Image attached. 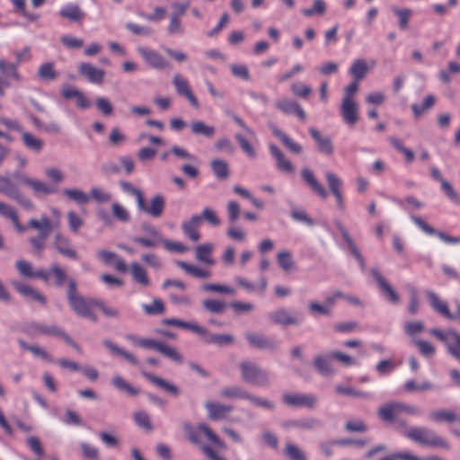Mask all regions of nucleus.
<instances>
[{
  "instance_id": "obj_1",
  "label": "nucleus",
  "mask_w": 460,
  "mask_h": 460,
  "mask_svg": "<svg viewBox=\"0 0 460 460\" xmlns=\"http://www.w3.org/2000/svg\"><path fill=\"white\" fill-rule=\"evenodd\" d=\"M67 300L72 310L79 316L89 318L95 322L97 317L93 312V306L96 305L98 300L86 298L77 292V286L75 279H68Z\"/></svg>"
},
{
  "instance_id": "obj_2",
  "label": "nucleus",
  "mask_w": 460,
  "mask_h": 460,
  "mask_svg": "<svg viewBox=\"0 0 460 460\" xmlns=\"http://www.w3.org/2000/svg\"><path fill=\"white\" fill-rule=\"evenodd\" d=\"M55 225L47 216H42L40 219L31 218L28 222V227L33 228L39 232V234L29 238L35 255H40L46 246V239L49 237Z\"/></svg>"
},
{
  "instance_id": "obj_3",
  "label": "nucleus",
  "mask_w": 460,
  "mask_h": 460,
  "mask_svg": "<svg viewBox=\"0 0 460 460\" xmlns=\"http://www.w3.org/2000/svg\"><path fill=\"white\" fill-rule=\"evenodd\" d=\"M406 436L411 440L432 447H440L448 450L450 448L449 443L438 435L433 429L425 427H412L410 428Z\"/></svg>"
},
{
  "instance_id": "obj_4",
  "label": "nucleus",
  "mask_w": 460,
  "mask_h": 460,
  "mask_svg": "<svg viewBox=\"0 0 460 460\" xmlns=\"http://www.w3.org/2000/svg\"><path fill=\"white\" fill-rule=\"evenodd\" d=\"M242 379L252 385L265 387L270 384V374L252 361H243L240 364Z\"/></svg>"
},
{
  "instance_id": "obj_5",
  "label": "nucleus",
  "mask_w": 460,
  "mask_h": 460,
  "mask_svg": "<svg viewBox=\"0 0 460 460\" xmlns=\"http://www.w3.org/2000/svg\"><path fill=\"white\" fill-rule=\"evenodd\" d=\"M270 320L278 325L284 327L299 326L303 323L305 316L297 310H290L285 307H279L269 314Z\"/></svg>"
},
{
  "instance_id": "obj_6",
  "label": "nucleus",
  "mask_w": 460,
  "mask_h": 460,
  "mask_svg": "<svg viewBox=\"0 0 460 460\" xmlns=\"http://www.w3.org/2000/svg\"><path fill=\"white\" fill-rule=\"evenodd\" d=\"M184 432L188 436L190 441L193 444H199V436L203 434L216 447L223 449L226 444L213 432V430L204 423L199 424L195 429L190 424H184Z\"/></svg>"
},
{
  "instance_id": "obj_7",
  "label": "nucleus",
  "mask_w": 460,
  "mask_h": 460,
  "mask_svg": "<svg viewBox=\"0 0 460 460\" xmlns=\"http://www.w3.org/2000/svg\"><path fill=\"white\" fill-rule=\"evenodd\" d=\"M425 295L427 297V300L430 305V307L433 309L434 312H436L438 314L443 316L444 318L454 320L457 317H460V304L457 303V311L456 314H453L450 312L448 305L446 301H444L438 294L432 290H426Z\"/></svg>"
},
{
  "instance_id": "obj_8",
  "label": "nucleus",
  "mask_w": 460,
  "mask_h": 460,
  "mask_svg": "<svg viewBox=\"0 0 460 460\" xmlns=\"http://www.w3.org/2000/svg\"><path fill=\"white\" fill-rule=\"evenodd\" d=\"M282 401L288 406L314 409L319 399L313 394L285 393L282 395Z\"/></svg>"
},
{
  "instance_id": "obj_9",
  "label": "nucleus",
  "mask_w": 460,
  "mask_h": 460,
  "mask_svg": "<svg viewBox=\"0 0 460 460\" xmlns=\"http://www.w3.org/2000/svg\"><path fill=\"white\" fill-rule=\"evenodd\" d=\"M138 210L154 218L162 217L165 208V198L162 194L154 195L148 202L145 199L139 200Z\"/></svg>"
},
{
  "instance_id": "obj_10",
  "label": "nucleus",
  "mask_w": 460,
  "mask_h": 460,
  "mask_svg": "<svg viewBox=\"0 0 460 460\" xmlns=\"http://www.w3.org/2000/svg\"><path fill=\"white\" fill-rule=\"evenodd\" d=\"M137 50L146 64L154 69L163 70L170 66V63L155 49L140 46Z\"/></svg>"
},
{
  "instance_id": "obj_11",
  "label": "nucleus",
  "mask_w": 460,
  "mask_h": 460,
  "mask_svg": "<svg viewBox=\"0 0 460 460\" xmlns=\"http://www.w3.org/2000/svg\"><path fill=\"white\" fill-rule=\"evenodd\" d=\"M429 333L444 342L449 352L456 358L460 351V335L455 331L443 332L438 329H431Z\"/></svg>"
},
{
  "instance_id": "obj_12",
  "label": "nucleus",
  "mask_w": 460,
  "mask_h": 460,
  "mask_svg": "<svg viewBox=\"0 0 460 460\" xmlns=\"http://www.w3.org/2000/svg\"><path fill=\"white\" fill-rule=\"evenodd\" d=\"M411 219L426 234L437 235L441 241H443L446 243H449V244H456V243H460V236L454 237V236L448 235L447 234H446L442 231H437L434 227L428 225L420 217L411 215Z\"/></svg>"
},
{
  "instance_id": "obj_13",
  "label": "nucleus",
  "mask_w": 460,
  "mask_h": 460,
  "mask_svg": "<svg viewBox=\"0 0 460 460\" xmlns=\"http://www.w3.org/2000/svg\"><path fill=\"white\" fill-rule=\"evenodd\" d=\"M341 113L348 126H354L358 120V105L355 100H342Z\"/></svg>"
},
{
  "instance_id": "obj_14",
  "label": "nucleus",
  "mask_w": 460,
  "mask_h": 460,
  "mask_svg": "<svg viewBox=\"0 0 460 460\" xmlns=\"http://www.w3.org/2000/svg\"><path fill=\"white\" fill-rule=\"evenodd\" d=\"M53 247L61 255L75 260L78 257L77 252L71 246L68 237L58 233L54 236Z\"/></svg>"
},
{
  "instance_id": "obj_15",
  "label": "nucleus",
  "mask_w": 460,
  "mask_h": 460,
  "mask_svg": "<svg viewBox=\"0 0 460 460\" xmlns=\"http://www.w3.org/2000/svg\"><path fill=\"white\" fill-rule=\"evenodd\" d=\"M78 72L92 84H101L103 83L105 75L104 70L97 68L91 63H81L78 66Z\"/></svg>"
},
{
  "instance_id": "obj_16",
  "label": "nucleus",
  "mask_w": 460,
  "mask_h": 460,
  "mask_svg": "<svg viewBox=\"0 0 460 460\" xmlns=\"http://www.w3.org/2000/svg\"><path fill=\"white\" fill-rule=\"evenodd\" d=\"M372 276L376 280L380 292L392 304H398L400 297L391 285L382 277L381 273L376 270H372Z\"/></svg>"
},
{
  "instance_id": "obj_17",
  "label": "nucleus",
  "mask_w": 460,
  "mask_h": 460,
  "mask_svg": "<svg viewBox=\"0 0 460 460\" xmlns=\"http://www.w3.org/2000/svg\"><path fill=\"white\" fill-rule=\"evenodd\" d=\"M22 183L30 187L36 196L54 194L58 191L55 186L31 177H22Z\"/></svg>"
},
{
  "instance_id": "obj_18",
  "label": "nucleus",
  "mask_w": 460,
  "mask_h": 460,
  "mask_svg": "<svg viewBox=\"0 0 460 460\" xmlns=\"http://www.w3.org/2000/svg\"><path fill=\"white\" fill-rule=\"evenodd\" d=\"M245 338L252 347L260 349L273 350L278 347L277 341L264 334L247 332Z\"/></svg>"
},
{
  "instance_id": "obj_19",
  "label": "nucleus",
  "mask_w": 460,
  "mask_h": 460,
  "mask_svg": "<svg viewBox=\"0 0 460 460\" xmlns=\"http://www.w3.org/2000/svg\"><path fill=\"white\" fill-rule=\"evenodd\" d=\"M201 226V217L195 214L190 219L185 220L181 224V230L183 234L193 242L200 239L199 228Z\"/></svg>"
},
{
  "instance_id": "obj_20",
  "label": "nucleus",
  "mask_w": 460,
  "mask_h": 460,
  "mask_svg": "<svg viewBox=\"0 0 460 460\" xmlns=\"http://www.w3.org/2000/svg\"><path fill=\"white\" fill-rule=\"evenodd\" d=\"M15 289L26 299L36 301L41 305L46 303V298L39 291L34 289L31 286L21 281L13 282Z\"/></svg>"
},
{
  "instance_id": "obj_21",
  "label": "nucleus",
  "mask_w": 460,
  "mask_h": 460,
  "mask_svg": "<svg viewBox=\"0 0 460 460\" xmlns=\"http://www.w3.org/2000/svg\"><path fill=\"white\" fill-rule=\"evenodd\" d=\"M276 107L284 113L296 114L299 119H305V112L302 107L294 100L282 98L276 102Z\"/></svg>"
},
{
  "instance_id": "obj_22",
  "label": "nucleus",
  "mask_w": 460,
  "mask_h": 460,
  "mask_svg": "<svg viewBox=\"0 0 460 460\" xmlns=\"http://www.w3.org/2000/svg\"><path fill=\"white\" fill-rule=\"evenodd\" d=\"M208 415L211 420H219L224 419L228 413L232 412L234 408L231 405L219 402H208L205 403Z\"/></svg>"
},
{
  "instance_id": "obj_23",
  "label": "nucleus",
  "mask_w": 460,
  "mask_h": 460,
  "mask_svg": "<svg viewBox=\"0 0 460 460\" xmlns=\"http://www.w3.org/2000/svg\"><path fill=\"white\" fill-rule=\"evenodd\" d=\"M303 180L309 185L312 190L316 193L320 198L326 199L328 197L327 190L315 178L314 172L308 169L304 168L301 172Z\"/></svg>"
},
{
  "instance_id": "obj_24",
  "label": "nucleus",
  "mask_w": 460,
  "mask_h": 460,
  "mask_svg": "<svg viewBox=\"0 0 460 460\" xmlns=\"http://www.w3.org/2000/svg\"><path fill=\"white\" fill-rule=\"evenodd\" d=\"M250 392L240 385H227L220 390L219 396L230 400H246L248 401Z\"/></svg>"
},
{
  "instance_id": "obj_25",
  "label": "nucleus",
  "mask_w": 460,
  "mask_h": 460,
  "mask_svg": "<svg viewBox=\"0 0 460 460\" xmlns=\"http://www.w3.org/2000/svg\"><path fill=\"white\" fill-rule=\"evenodd\" d=\"M269 149L271 155L276 160V166L278 170L291 173L294 172V166L290 161H288L284 154L278 148V146L272 143L269 145Z\"/></svg>"
},
{
  "instance_id": "obj_26",
  "label": "nucleus",
  "mask_w": 460,
  "mask_h": 460,
  "mask_svg": "<svg viewBox=\"0 0 460 460\" xmlns=\"http://www.w3.org/2000/svg\"><path fill=\"white\" fill-rule=\"evenodd\" d=\"M33 331L37 333L54 335L62 337L66 342H71V338L66 334V332L56 324H45L42 323H37L32 324Z\"/></svg>"
},
{
  "instance_id": "obj_27",
  "label": "nucleus",
  "mask_w": 460,
  "mask_h": 460,
  "mask_svg": "<svg viewBox=\"0 0 460 460\" xmlns=\"http://www.w3.org/2000/svg\"><path fill=\"white\" fill-rule=\"evenodd\" d=\"M337 229L339 230L340 234H341L349 251L351 252V254L354 255V257L358 260L359 262L361 268L365 267L364 260L362 255L360 254L358 249L357 248L355 243L353 242L352 238L349 234L347 229L345 226L341 223H336Z\"/></svg>"
},
{
  "instance_id": "obj_28",
  "label": "nucleus",
  "mask_w": 460,
  "mask_h": 460,
  "mask_svg": "<svg viewBox=\"0 0 460 460\" xmlns=\"http://www.w3.org/2000/svg\"><path fill=\"white\" fill-rule=\"evenodd\" d=\"M332 358H333L331 357V353L327 355L317 356L314 360V366L321 375L324 376H332L334 373V370L331 365V359Z\"/></svg>"
},
{
  "instance_id": "obj_29",
  "label": "nucleus",
  "mask_w": 460,
  "mask_h": 460,
  "mask_svg": "<svg viewBox=\"0 0 460 460\" xmlns=\"http://www.w3.org/2000/svg\"><path fill=\"white\" fill-rule=\"evenodd\" d=\"M0 73L4 76L13 78L17 82L22 80V76L18 70V63H12L4 58H0Z\"/></svg>"
},
{
  "instance_id": "obj_30",
  "label": "nucleus",
  "mask_w": 460,
  "mask_h": 460,
  "mask_svg": "<svg viewBox=\"0 0 460 460\" xmlns=\"http://www.w3.org/2000/svg\"><path fill=\"white\" fill-rule=\"evenodd\" d=\"M22 139L25 147L33 153L39 154L44 147V141L30 132H22Z\"/></svg>"
},
{
  "instance_id": "obj_31",
  "label": "nucleus",
  "mask_w": 460,
  "mask_h": 460,
  "mask_svg": "<svg viewBox=\"0 0 460 460\" xmlns=\"http://www.w3.org/2000/svg\"><path fill=\"white\" fill-rule=\"evenodd\" d=\"M213 250L214 245L209 243L198 245L195 248L196 259L202 263L213 265L215 263L214 260L211 258Z\"/></svg>"
},
{
  "instance_id": "obj_32",
  "label": "nucleus",
  "mask_w": 460,
  "mask_h": 460,
  "mask_svg": "<svg viewBox=\"0 0 460 460\" xmlns=\"http://www.w3.org/2000/svg\"><path fill=\"white\" fill-rule=\"evenodd\" d=\"M312 137L316 141L319 150L325 155H332L333 152V146L332 139L329 137L322 136L315 128L310 129Z\"/></svg>"
},
{
  "instance_id": "obj_33",
  "label": "nucleus",
  "mask_w": 460,
  "mask_h": 460,
  "mask_svg": "<svg viewBox=\"0 0 460 460\" xmlns=\"http://www.w3.org/2000/svg\"><path fill=\"white\" fill-rule=\"evenodd\" d=\"M59 14L63 18L74 22L80 21L84 16V13L80 10L79 6L73 3L63 5L59 11Z\"/></svg>"
},
{
  "instance_id": "obj_34",
  "label": "nucleus",
  "mask_w": 460,
  "mask_h": 460,
  "mask_svg": "<svg viewBox=\"0 0 460 460\" xmlns=\"http://www.w3.org/2000/svg\"><path fill=\"white\" fill-rule=\"evenodd\" d=\"M424 331L425 324L422 321H410L404 323V332L411 343H414V340H420L419 337Z\"/></svg>"
},
{
  "instance_id": "obj_35",
  "label": "nucleus",
  "mask_w": 460,
  "mask_h": 460,
  "mask_svg": "<svg viewBox=\"0 0 460 460\" xmlns=\"http://www.w3.org/2000/svg\"><path fill=\"white\" fill-rule=\"evenodd\" d=\"M402 408V405L400 402H390L379 409V415L383 420L392 422Z\"/></svg>"
},
{
  "instance_id": "obj_36",
  "label": "nucleus",
  "mask_w": 460,
  "mask_h": 460,
  "mask_svg": "<svg viewBox=\"0 0 460 460\" xmlns=\"http://www.w3.org/2000/svg\"><path fill=\"white\" fill-rule=\"evenodd\" d=\"M142 374L146 378H147L150 382H152L154 385H155L159 388H161L168 393H171L172 394H178L179 389L173 384H172L159 376H156L151 373H148V372L144 371Z\"/></svg>"
},
{
  "instance_id": "obj_37",
  "label": "nucleus",
  "mask_w": 460,
  "mask_h": 460,
  "mask_svg": "<svg viewBox=\"0 0 460 460\" xmlns=\"http://www.w3.org/2000/svg\"><path fill=\"white\" fill-rule=\"evenodd\" d=\"M205 333H199V335L202 336L203 340L207 343L216 344L217 346H223L229 343H232L234 338L230 334H211L208 332V329L205 328Z\"/></svg>"
},
{
  "instance_id": "obj_38",
  "label": "nucleus",
  "mask_w": 460,
  "mask_h": 460,
  "mask_svg": "<svg viewBox=\"0 0 460 460\" xmlns=\"http://www.w3.org/2000/svg\"><path fill=\"white\" fill-rule=\"evenodd\" d=\"M163 324L164 325H172V326H177L184 329H188L192 331L193 332L199 334V333H205V327L200 326L199 324H196L194 323L190 322H185L182 320L175 319V318H168L164 319L163 321Z\"/></svg>"
},
{
  "instance_id": "obj_39",
  "label": "nucleus",
  "mask_w": 460,
  "mask_h": 460,
  "mask_svg": "<svg viewBox=\"0 0 460 460\" xmlns=\"http://www.w3.org/2000/svg\"><path fill=\"white\" fill-rule=\"evenodd\" d=\"M191 132L197 136H202L208 138L215 135L216 128L213 126L207 125L201 120H194L190 124Z\"/></svg>"
},
{
  "instance_id": "obj_40",
  "label": "nucleus",
  "mask_w": 460,
  "mask_h": 460,
  "mask_svg": "<svg viewBox=\"0 0 460 460\" xmlns=\"http://www.w3.org/2000/svg\"><path fill=\"white\" fill-rule=\"evenodd\" d=\"M130 272L135 282L145 287L150 284V280L147 277L146 270L139 263L133 262L130 265Z\"/></svg>"
},
{
  "instance_id": "obj_41",
  "label": "nucleus",
  "mask_w": 460,
  "mask_h": 460,
  "mask_svg": "<svg viewBox=\"0 0 460 460\" xmlns=\"http://www.w3.org/2000/svg\"><path fill=\"white\" fill-rule=\"evenodd\" d=\"M349 72L355 81H361L367 75L368 67L365 60L357 59L353 62Z\"/></svg>"
},
{
  "instance_id": "obj_42",
  "label": "nucleus",
  "mask_w": 460,
  "mask_h": 460,
  "mask_svg": "<svg viewBox=\"0 0 460 460\" xmlns=\"http://www.w3.org/2000/svg\"><path fill=\"white\" fill-rule=\"evenodd\" d=\"M181 269L184 270L188 274L200 279H208L210 277V271L203 270L197 266L189 264L182 261H177L175 262Z\"/></svg>"
},
{
  "instance_id": "obj_43",
  "label": "nucleus",
  "mask_w": 460,
  "mask_h": 460,
  "mask_svg": "<svg viewBox=\"0 0 460 460\" xmlns=\"http://www.w3.org/2000/svg\"><path fill=\"white\" fill-rule=\"evenodd\" d=\"M63 194L78 205H84L90 201L89 195L79 189H66L63 190Z\"/></svg>"
},
{
  "instance_id": "obj_44",
  "label": "nucleus",
  "mask_w": 460,
  "mask_h": 460,
  "mask_svg": "<svg viewBox=\"0 0 460 460\" xmlns=\"http://www.w3.org/2000/svg\"><path fill=\"white\" fill-rule=\"evenodd\" d=\"M456 414L452 411H445V410H439V411H434L430 412L429 414V420L436 422V423H441V422H453L456 421Z\"/></svg>"
},
{
  "instance_id": "obj_45",
  "label": "nucleus",
  "mask_w": 460,
  "mask_h": 460,
  "mask_svg": "<svg viewBox=\"0 0 460 460\" xmlns=\"http://www.w3.org/2000/svg\"><path fill=\"white\" fill-rule=\"evenodd\" d=\"M436 99L432 94L425 97L421 104L414 103L411 106L412 112L415 118L420 117L424 112L430 110L435 104Z\"/></svg>"
},
{
  "instance_id": "obj_46",
  "label": "nucleus",
  "mask_w": 460,
  "mask_h": 460,
  "mask_svg": "<svg viewBox=\"0 0 460 460\" xmlns=\"http://www.w3.org/2000/svg\"><path fill=\"white\" fill-rule=\"evenodd\" d=\"M407 290L409 294V305H408V312L414 315L420 310V299L419 293L416 288L411 285L407 286Z\"/></svg>"
},
{
  "instance_id": "obj_47",
  "label": "nucleus",
  "mask_w": 460,
  "mask_h": 460,
  "mask_svg": "<svg viewBox=\"0 0 460 460\" xmlns=\"http://www.w3.org/2000/svg\"><path fill=\"white\" fill-rule=\"evenodd\" d=\"M277 260L279 267L285 271H290L295 267V261L288 251H280L277 255Z\"/></svg>"
},
{
  "instance_id": "obj_48",
  "label": "nucleus",
  "mask_w": 460,
  "mask_h": 460,
  "mask_svg": "<svg viewBox=\"0 0 460 460\" xmlns=\"http://www.w3.org/2000/svg\"><path fill=\"white\" fill-rule=\"evenodd\" d=\"M111 384L116 389L124 391L131 395H136L139 393L138 389L130 385L122 376L118 375L113 376Z\"/></svg>"
},
{
  "instance_id": "obj_49",
  "label": "nucleus",
  "mask_w": 460,
  "mask_h": 460,
  "mask_svg": "<svg viewBox=\"0 0 460 460\" xmlns=\"http://www.w3.org/2000/svg\"><path fill=\"white\" fill-rule=\"evenodd\" d=\"M211 168L218 179H226L229 175L228 164L221 159H214L211 162Z\"/></svg>"
},
{
  "instance_id": "obj_50",
  "label": "nucleus",
  "mask_w": 460,
  "mask_h": 460,
  "mask_svg": "<svg viewBox=\"0 0 460 460\" xmlns=\"http://www.w3.org/2000/svg\"><path fill=\"white\" fill-rule=\"evenodd\" d=\"M158 351L173 362L178 364H181L183 362L182 356L176 350V349L170 347L164 342L159 346Z\"/></svg>"
},
{
  "instance_id": "obj_51",
  "label": "nucleus",
  "mask_w": 460,
  "mask_h": 460,
  "mask_svg": "<svg viewBox=\"0 0 460 460\" xmlns=\"http://www.w3.org/2000/svg\"><path fill=\"white\" fill-rule=\"evenodd\" d=\"M9 198L15 200L17 203H19L22 207H23L27 210H34L35 206L33 202L28 199L25 198L19 188L16 186L14 190L10 193Z\"/></svg>"
},
{
  "instance_id": "obj_52",
  "label": "nucleus",
  "mask_w": 460,
  "mask_h": 460,
  "mask_svg": "<svg viewBox=\"0 0 460 460\" xmlns=\"http://www.w3.org/2000/svg\"><path fill=\"white\" fill-rule=\"evenodd\" d=\"M234 138L238 142L242 150L249 158L253 159L256 157L257 154L255 148L243 134L236 133L234 135Z\"/></svg>"
},
{
  "instance_id": "obj_53",
  "label": "nucleus",
  "mask_w": 460,
  "mask_h": 460,
  "mask_svg": "<svg viewBox=\"0 0 460 460\" xmlns=\"http://www.w3.org/2000/svg\"><path fill=\"white\" fill-rule=\"evenodd\" d=\"M57 73L51 62H46L39 66L38 76L42 80H54L57 78Z\"/></svg>"
},
{
  "instance_id": "obj_54",
  "label": "nucleus",
  "mask_w": 460,
  "mask_h": 460,
  "mask_svg": "<svg viewBox=\"0 0 460 460\" xmlns=\"http://www.w3.org/2000/svg\"><path fill=\"white\" fill-rule=\"evenodd\" d=\"M111 212L113 217L119 222L128 223L130 220L129 211L118 202L112 204Z\"/></svg>"
},
{
  "instance_id": "obj_55",
  "label": "nucleus",
  "mask_w": 460,
  "mask_h": 460,
  "mask_svg": "<svg viewBox=\"0 0 460 460\" xmlns=\"http://www.w3.org/2000/svg\"><path fill=\"white\" fill-rule=\"evenodd\" d=\"M337 393L348 396L360 397V398H370L372 395L367 392L355 390L351 386L338 385L336 386Z\"/></svg>"
},
{
  "instance_id": "obj_56",
  "label": "nucleus",
  "mask_w": 460,
  "mask_h": 460,
  "mask_svg": "<svg viewBox=\"0 0 460 460\" xmlns=\"http://www.w3.org/2000/svg\"><path fill=\"white\" fill-rule=\"evenodd\" d=\"M134 420L136 424L145 429V430H152L153 426L150 420V417L148 414L143 411H137L133 415Z\"/></svg>"
},
{
  "instance_id": "obj_57",
  "label": "nucleus",
  "mask_w": 460,
  "mask_h": 460,
  "mask_svg": "<svg viewBox=\"0 0 460 460\" xmlns=\"http://www.w3.org/2000/svg\"><path fill=\"white\" fill-rule=\"evenodd\" d=\"M203 307L213 314H221L225 311L226 304L217 299H206L202 303Z\"/></svg>"
},
{
  "instance_id": "obj_58",
  "label": "nucleus",
  "mask_w": 460,
  "mask_h": 460,
  "mask_svg": "<svg viewBox=\"0 0 460 460\" xmlns=\"http://www.w3.org/2000/svg\"><path fill=\"white\" fill-rule=\"evenodd\" d=\"M142 308L146 314L157 315L164 312V305L160 299H154L151 304H143Z\"/></svg>"
},
{
  "instance_id": "obj_59",
  "label": "nucleus",
  "mask_w": 460,
  "mask_h": 460,
  "mask_svg": "<svg viewBox=\"0 0 460 460\" xmlns=\"http://www.w3.org/2000/svg\"><path fill=\"white\" fill-rule=\"evenodd\" d=\"M226 115L229 116L250 137L256 138L257 134L254 129H252L251 127H249L244 120L236 115L232 111H226Z\"/></svg>"
},
{
  "instance_id": "obj_60",
  "label": "nucleus",
  "mask_w": 460,
  "mask_h": 460,
  "mask_svg": "<svg viewBox=\"0 0 460 460\" xmlns=\"http://www.w3.org/2000/svg\"><path fill=\"white\" fill-rule=\"evenodd\" d=\"M248 402H250L252 404H253L255 406L261 407L265 410H270V411H273L276 407V404L272 401H270L265 397H260V396L254 395L252 394H250Z\"/></svg>"
},
{
  "instance_id": "obj_61",
  "label": "nucleus",
  "mask_w": 460,
  "mask_h": 460,
  "mask_svg": "<svg viewBox=\"0 0 460 460\" xmlns=\"http://www.w3.org/2000/svg\"><path fill=\"white\" fill-rule=\"evenodd\" d=\"M441 190L448 199L456 205H460V193L453 188L449 181H443L441 184Z\"/></svg>"
},
{
  "instance_id": "obj_62",
  "label": "nucleus",
  "mask_w": 460,
  "mask_h": 460,
  "mask_svg": "<svg viewBox=\"0 0 460 460\" xmlns=\"http://www.w3.org/2000/svg\"><path fill=\"white\" fill-rule=\"evenodd\" d=\"M199 217H201V221L205 220L212 226H218L221 224V221L217 217L216 211H214L209 207L204 208Z\"/></svg>"
},
{
  "instance_id": "obj_63",
  "label": "nucleus",
  "mask_w": 460,
  "mask_h": 460,
  "mask_svg": "<svg viewBox=\"0 0 460 460\" xmlns=\"http://www.w3.org/2000/svg\"><path fill=\"white\" fill-rule=\"evenodd\" d=\"M325 178L332 194L341 191L342 181L335 173L328 171L325 172Z\"/></svg>"
},
{
  "instance_id": "obj_64",
  "label": "nucleus",
  "mask_w": 460,
  "mask_h": 460,
  "mask_svg": "<svg viewBox=\"0 0 460 460\" xmlns=\"http://www.w3.org/2000/svg\"><path fill=\"white\" fill-rule=\"evenodd\" d=\"M96 107L98 111L105 117H110L113 113V106L106 97H98L96 99Z\"/></svg>"
}]
</instances>
